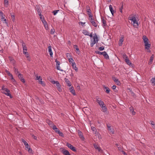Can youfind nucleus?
Returning <instances> with one entry per match:
<instances>
[{"label": "nucleus", "instance_id": "1", "mask_svg": "<svg viewBox=\"0 0 155 155\" xmlns=\"http://www.w3.org/2000/svg\"><path fill=\"white\" fill-rule=\"evenodd\" d=\"M143 39L144 43L145 48L147 50V51L150 52L151 51L150 49L151 45L149 43V41L148 38L146 36L143 35Z\"/></svg>", "mask_w": 155, "mask_h": 155}, {"label": "nucleus", "instance_id": "2", "mask_svg": "<svg viewBox=\"0 0 155 155\" xmlns=\"http://www.w3.org/2000/svg\"><path fill=\"white\" fill-rule=\"evenodd\" d=\"M129 20L132 21L133 22V25L134 27L135 28H137L138 26V23L137 21L136 17L135 15H130L129 18Z\"/></svg>", "mask_w": 155, "mask_h": 155}, {"label": "nucleus", "instance_id": "3", "mask_svg": "<svg viewBox=\"0 0 155 155\" xmlns=\"http://www.w3.org/2000/svg\"><path fill=\"white\" fill-rule=\"evenodd\" d=\"M2 93L5 94L6 95L10 97V98H12L10 93V91L8 88H5L4 86H2Z\"/></svg>", "mask_w": 155, "mask_h": 155}, {"label": "nucleus", "instance_id": "4", "mask_svg": "<svg viewBox=\"0 0 155 155\" xmlns=\"http://www.w3.org/2000/svg\"><path fill=\"white\" fill-rule=\"evenodd\" d=\"M98 41V38L96 34L94 35L93 37V40H91L90 45L91 47H93L96 42Z\"/></svg>", "mask_w": 155, "mask_h": 155}, {"label": "nucleus", "instance_id": "5", "mask_svg": "<svg viewBox=\"0 0 155 155\" xmlns=\"http://www.w3.org/2000/svg\"><path fill=\"white\" fill-rule=\"evenodd\" d=\"M107 126L109 134H114V129L113 127H111L110 125L109 124H107Z\"/></svg>", "mask_w": 155, "mask_h": 155}, {"label": "nucleus", "instance_id": "6", "mask_svg": "<svg viewBox=\"0 0 155 155\" xmlns=\"http://www.w3.org/2000/svg\"><path fill=\"white\" fill-rule=\"evenodd\" d=\"M95 99L96 100V101L100 106L104 105V102L102 101L101 99L99 98L98 96L96 97Z\"/></svg>", "mask_w": 155, "mask_h": 155}, {"label": "nucleus", "instance_id": "7", "mask_svg": "<svg viewBox=\"0 0 155 155\" xmlns=\"http://www.w3.org/2000/svg\"><path fill=\"white\" fill-rule=\"evenodd\" d=\"M55 62H56V67L57 69L60 71H63V70L61 69V67L60 66V62L59 61H58L57 59L55 60Z\"/></svg>", "mask_w": 155, "mask_h": 155}, {"label": "nucleus", "instance_id": "8", "mask_svg": "<svg viewBox=\"0 0 155 155\" xmlns=\"http://www.w3.org/2000/svg\"><path fill=\"white\" fill-rule=\"evenodd\" d=\"M86 9L87 10V12L88 15H89V17H93V15L91 14V10L90 9L89 6H87L86 7Z\"/></svg>", "mask_w": 155, "mask_h": 155}, {"label": "nucleus", "instance_id": "9", "mask_svg": "<svg viewBox=\"0 0 155 155\" xmlns=\"http://www.w3.org/2000/svg\"><path fill=\"white\" fill-rule=\"evenodd\" d=\"M66 145L68 148L72 150L74 152L76 151V149L75 148L73 147L72 145L70 144L69 143H67L66 144Z\"/></svg>", "mask_w": 155, "mask_h": 155}, {"label": "nucleus", "instance_id": "10", "mask_svg": "<svg viewBox=\"0 0 155 155\" xmlns=\"http://www.w3.org/2000/svg\"><path fill=\"white\" fill-rule=\"evenodd\" d=\"M124 37L123 35H122L120 37V39L119 40L118 42V45L119 46H121L123 44V42L124 40Z\"/></svg>", "mask_w": 155, "mask_h": 155}, {"label": "nucleus", "instance_id": "11", "mask_svg": "<svg viewBox=\"0 0 155 155\" xmlns=\"http://www.w3.org/2000/svg\"><path fill=\"white\" fill-rule=\"evenodd\" d=\"M78 133L80 137V138L82 140H84V137L82 133L80 130H78Z\"/></svg>", "mask_w": 155, "mask_h": 155}, {"label": "nucleus", "instance_id": "12", "mask_svg": "<svg viewBox=\"0 0 155 155\" xmlns=\"http://www.w3.org/2000/svg\"><path fill=\"white\" fill-rule=\"evenodd\" d=\"M113 80L115 82L116 84L118 85H120L121 84L120 82L119 81L118 79L115 77H113Z\"/></svg>", "mask_w": 155, "mask_h": 155}, {"label": "nucleus", "instance_id": "13", "mask_svg": "<svg viewBox=\"0 0 155 155\" xmlns=\"http://www.w3.org/2000/svg\"><path fill=\"white\" fill-rule=\"evenodd\" d=\"M70 91L74 95H75L76 93L75 90L74 89V87L73 86L69 88Z\"/></svg>", "mask_w": 155, "mask_h": 155}, {"label": "nucleus", "instance_id": "14", "mask_svg": "<svg viewBox=\"0 0 155 155\" xmlns=\"http://www.w3.org/2000/svg\"><path fill=\"white\" fill-rule=\"evenodd\" d=\"M26 150H28V151L30 153H31L32 152V150L30 148V147L29 145L28 144H27V145L25 146Z\"/></svg>", "mask_w": 155, "mask_h": 155}, {"label": "nucleus", "instance_id": "15", "mask_svg": "<svg viewBox=\"0 0 155 155\" xmlns=\"http://www.w3.org/2000/svg\"><path fill=\"white\" fill-rule=\"evenodd\" d=\"M61 152L64 155H71L69 151L67 150L63 149L61 151Z\"/></svg>", "mask_w": 155, "mask_h": 155}, {"label": "nucleus", "instance_id": "16", "mask_svg": "<svg viewBox=\"0 0 155 155\" xmlns=\"http://www.w3.org/2000/svg\"><path fill=\"white\" fill-rule=\"evenodd\" d=\"M125 61L128 65L130 66L132 65V64L130 62L129 59L127 58V56H126V58L125 59Z\"/></svg>", "mask_w": 155, "mask_h": 155}, {"label": "nucleus", "instance_id": "17", "mask_svg": "<svg viewBox=\"0 0 155 155\" xmlns=\"http://www.w3.org/2000/svg\"><path fill=\"white\" fill-rule=\"evenodd\" d=\"M64 81L66 83L68 86L69 87H70L71 85V82L69 81L68 79L67 78H65Z\"/></svg>", "mask_w": 155, "mask_h": 155}, {"label": "nucleus", "instance_id": "18", "mask_svg": "<svg viewBox=\"0 0 155 155\" xmlns=\"http://www.w3.org/2000/svg\"><path fill=\"white\" fill-rule=\"evenodd\" d=\"M102 55H103V56H104V58L106 59H109V56L106 51H103Z\"/></svg>", "mask_w": 155, "mask_h": 155}, {"label": "nucleus", "instance_id": "19", "mask_svg": "<svg viewBox=\"0 0 155 155\" xmlns=\"http://www.w3.org/2000/svg\"><path fill=\"white\" fill-rule=\"evenodd\" d=\"M48 52L50 54V55L51 57L53 55V52L52 51L51 47L50 46L48 47Z\"/></svg>", "mask_w": 155, "mask_h": 155}, {"label": "nucleus", "instance_id": "20", "mask_svg": "<svg viewBox=\"0 0 155 155\" xmlns=\"http://www.w3.org/2000/svg\"><path fill=\"white\" fill-rule=\"evenodd\" d=\"M36 10L39 15L41 16V11L40 8L39 7H38L36 8Z\"/></svg>", "mask_w": 155, "mask_h": 155}, {"label": "nucleus", "instance_id": "21", "mask_svg": "<svg viewBox=\"0 0 155 155\" xmlns=\"http://www.w3.org/2000/svg\"><path fill=\"white\" fill-rule=\"evenodd\" d=\"M129 109L130 112H132L133 115H134L136 114V112L134 110V107L132 106H131L129 107Z\"/></svg>", "mask_w": 155, "mask_h": 155}, {"label": "nucleus", "instance_id": "22", "mask_svg": "<svg viewBox=\"0 0 155 155\" xmlns=\"http://www.w3.org/2000/svg\"><path fill=\"white\" fill-rule=\"evenodd\" d=\"M23 53L25 55V56L26 58H27L29 60H30L29 58V55L27 52V51H25V50H23Z\"/></svg>", "mask_w": 155, "mask_h": 155}, {"label": "nucleus", "instance_id": "23", "mask_svg": "<svg viewBox=\"0 0 155 155\" xmlns=\"http://www.w3.org/2000/svg\"><path fill=\"white\" fill-rule=\"evenodd\" d=\"M72 65L73 68L77 72L78 71V68L77 67L76 64L75 62H73V64H72Z\"/></svg>", "mask_w": 155, "mask_h": 155}, {"label": "nucleus", "instance_id": "24", "mask_svg": "<svg viewBox=\"0 0 155 155\" xmlns=\"http://www.w3.org/2000/svg\"><path fill=\"white\" fill-rule=\"evenodd\" d=\"M22 47L23 48V50H25V51H27V47L26 46L24 42L22 41Z\"/></svg>", "mask_w": 155, "mask_h": 155}, {"label": "nucleus", "instance_id": "25", "mask_svg": "<svg viewBox=\"0 0 155 155\" xmlns=\"http://www.w3.org/2000/svg\"><path fill=\"white\" fill-rule=\"evenodd\" d=\"M52 82L53 84H55L57 87L60 86L61 85L59 83L58 81H52Z\"/></svg>", "mask_w": 155, "mask_h": 155}, {"label": "nucleus", "instance_id": "26", "mask_svg": "<svg viewBox=\"0 0 155 155\" xmlns=\"http://www.w3.org/2000/svg\"><path fill=\"white\" fill-rule=\"evenodd\" d=\"M94 148L95 149H97L98 151L101 152L102 151L101 148L99 146L96 145H94Z\"/></svg>", "mask_w": 155, "mask_h": 155}, {"label": "nucleus", "instance_id": "27", "mask_svg": "<svg viewBox=\"0 0 155 155\" xmlns=\"http://www.w3.org/2000/svg\"><path fill=\"white\" fill-rule=\"evenodd\" d=\"M101 21L103 23V26H105L106 25V21L104 19V17H102L101 18Z\"/></svg>", "mask_w": 155, "mask_h": 155}, {"label": "nucleus", "instance_id": "28", "mask_svg": "<svg viewBox=\"0 0 155 155\" xmlns=\"http://www.w3.org/2000/svg\"><path fill=\"white\" fill-rule=\"evenodd\" d=\"M109 9L111 14L113 15L114 13V11L113 10V7L111 5H109Z\"/></svg>", "mask_w": 155, "mask_h": 155}, {"label": "nucleus", "instance_id": "29", "mask_svg": "<svg viewBox=\"0 0 155 155\" xmlns=\"http://www.w3.org/2000/svg\"><path fill=\"white\" fill-rule=\"evenodd\" d=\"M102 109V110L104 112H105L107 111V108L105 106V104L101 106H100Z\"/></svg>", "mask_w": 155, "mask_h": 155}, {"label": "nucleus", "instance_id": "30", "mask_svg": "<svg viewBox=\"0 0 155 155\" xmlns=\"http://www.w3.org/2000/svg\"><path fill=\"white\" fill-rule=\"evenodd\" d=\"M42 23H43V24L44 25V26L45 27L46 29L48 30V25L47 22L45 21H43V22H42Z\"/></svg>", "mask_w": 155, "mask_h": 155}, {"label": "nucleus", "instance_id": "31", "mask_svg": "<svg viewBox=\"0 0 155 155\" xmlns=\"http://www.w3.org/2000/svg\"><path fill=\"white\" fill-rule=\"evenodd\" d=\"M104 88L106 90L105 92L107 94H109L110 92L109 88L107 87L104 86Z\"/></svg>", "mask_w": 155, "mask_h": 155}, {"label": "nucleus", "instance_id": "32", "mask_svg": "<svg viewBox=\"0 0 155 155\" xmlns=\"http://www.w3.org/2000/svg\"><path fill=\"white\" fill-rule=\"evenodd\" d=\"M154 57V55L153 54H152V56L150 57V60H149V64H151V63L152 62V61Z\"/></svg>", "mask_w": 155, "mask_h": 155}, {"label": "nucleus", "instance_id": "33", "mask_svg": "<svg viewBox=\"0 0 155 155\" xmlns=\"http://www.w3.org/2000/svg\"><path fill=\"white\" fill-rule=\"evenodd\" d=\"M121 4L122 5L121 6L119 10L120 12L121 13H122V12H123L122 9L123 8V7H124V5H123V2H121Z\"/></svg>", "mask_w": 155, "mask_h": 155}, {"label": "nucleus", "instance_id": "34", "mask_svg": "<svg viewBox=\"0 0 155 155\" xmlns=\"http://www.w3.org/2000/svg\"><path fill=\"white\" fill-rule=\"evenodd\" d=\"M91 129L93 131V132L95 134H96L97 132V131L96 130V128L94 127H91Z\"/></svg>", "mask_w": 155, "mask_h": 155}, {"label": "nucleus", "instance_id": "35", "mask_svg": "<svg viewBox=\"0 0 155 155\" xmlns=\"http://www.w3.org/2000/svg\"><path fill=\"white\" fill-rule=\"evenodd\" d=\"M89 32L86 30H83L82 33L85 35H89Z\"/></svg>", "mask_w": 155, "mask_h": 155}, {"label": "nucleus", "instance_id": "36", "mask_svg": "<svg viewBox=\"0 0 155 155\" xmlns=\"http://www.w3.org/2000/svg\"><path fill=\"white\" fill-rule=\"evenodd\" d=\"M68 59L70 63H71L72 64H73V62H74V61L73 60V59L72 57H70V58H68Z\"/></svg>", "mask_w": 155, "mask_h": 155}, {"label": "nucleus", "instance_id": "37", "mask_svg": "<svg viewBox=\"0 0 155 155\" xmlns=\"http://www.w3.org/2000/svg\"><path fill=\"white\" fill-rule=\"evenodd\" d=\"M42 79H40V81H38V83L39 84H41L42 86H44L45 85V83L42 81Z\"/></svg>", "mask_w": 155, "mask_h": 155}, {"label": "nucleus", "instance_id": "38", "mask_svg": "<svg viewBox=\"0 0 155 155\" xmlns=\"http://www.w3.org/2000/svg\"><path fill=\"white\" fill-rule=\"evenodd\" d=\"M11 17H12V21H14L15 20V15L13 13H12L11 14Z\"/></svg>", "mask_w": 155, "mask_h": 155}, {"label": "nucleus", "instance_id": "39", "mask_svg": "<svg viewBox=\"0 0 155 155\" xmlns=\"http://www.w3.org/2000/svg\"><path fill=\"white\" fill-rule=\"evenodd\" d=\"M4 2L5 6L7 7L8 4V0H4Z\"/></svg>", "mask_w": 155, "mask_h": 155}, {"label": "nucleus", "instance_id": "40", "mask_svg": "<svg viewBox=\"0 0 155 155\" xmlns=\"http://www.w3.org/2000/svg\"><path fill=\"white\" fill-rule=\"evenodd\" d=\"M91 23L92 25L94 27H97V24L94 21H92Z\"/></svg>", "mask_w": 155, "mask_h": 155}, {"label": "nucleus", "instance_id": "41", "mask_svg": "<svg viewBox=\"0 0 155 155\" xmlns=\"http://www.w3.org/2000/svg\"><path fill=\"white\" fill-rule=\"evenodd\" d=\"M21 140L22 142L24 143V145L25 146L26 145H27V144H28L27 142L25 140L23 139H22V138L21 139Z\"/></svg>", "mask_w": 155, "mask_h": 155}, {"label": "nucleus", "instance_id": "42", "mask_svg": "<svg viewBox=\"0 0 155 155\" xmlns=\"http://www.w3.org/2000/svg\"><path fill=\"white\" fill-rule=\"evenodd\" d=\"M18 77L20 80L22 79L23 78V77L22 76V75L21 74H18Z\"/></svg>", "mask_w": 155, "mask_h": 155}, {"label": "nucleus", "instance_id": "43", "mask_svg": "<svg viewBox=\"0 0 155 155\" xmlns=\"http://www.w3.org/2000/svg\"><path fill=\"white\" fill-rule=\"evenodd\" d=\"M74 48H75L76 50L78 51L79 52V49L78 48V46L77 45H75L74 46Z\"/></svg>", "mask_w": 155, "mask_h": 155}, {"label": "nucleus", "instance_id": "44", "mask_svg": "<svg viewBox=\"0 0 155 155\" xmlns=\"http://www.w3.org/2000/svg\"><path fill=\"white\" fill-rule=\"evenodd\" d=\"M95 53L96 54H98L99 55H102L103 52H101L99 51H95Z\"/></svg>", "mask_w": 155, "mask_h": 155}, {"label": "nucleus", "instance_id": "45", "mask_svg": "<svg viewBox=\"0 0 155 155\" xmlns=\"http://www.w3.org/2000/svg\"><path fill=\"white\" fill-rule=\"evenodd\" d=\"M14 69L15 74H17L19 72L18 69L14 67Z\"/></svg>", "mask_w": 155, "mask_h": 155}, {"label": "nucleus", "instance_id": "46", "mask_svg": "<svg viewBox=\"0 0 155 155\" xmlns=\"http://www.w3.org/2000/svg\"><path fill=\"white\" fill-rule=\"evenodd\" d=\"M39 16L40 17V18L41 19V20L42 21V22H43V21H45L43 18V15H41V16Z\"/></svg>", "mask_w": 155, "mask_h": 155}, {"label": "nucleus", "instance_id": "47", "mask_svg": "<svg viewBox=\"0 0 155 155\" xmlns=\"http://www.w3.org/2000/svg\"><path fill=\"white\" fill-rule=\"evenodd\" d=\"M59 11V10H55L53 11L52 12L53 13L54 15H55L58 13Z\"/></svg>", "mask_w": 155, "mask_h": 155}, {"label": "nucleus", "instance_id": "48", "mask_svg": "<svg viewBox=\"0 0 155 155\" xmlns=\"http://www.w3.org/2000/svg\"><path fill=\"white\" fill-rule=\"evenodd\" d=\"M57 89L59 92H61L62 91V90L61 87V85L57 87Z\"/></svg>", "mask_w": 155, "mask_h": 155}, {"label": "nucleus", "instance_id": "49", "mask_svg": "<svg viewBox=\"0 0 155 155\" xmlns=\"http://www.w3.org/2000/svg\"><path fill=\"white\" fill-rule=\"evenodd\" d=\"M55 32V30L54 29L52 28L51 30V34L53 35L54 33Z\"/></svg>", "mask_w": 155, "mask_h": 155}, {"label": "nucleus", "instance_id": "50", "mask_svg": "<svg viewBox=\"0 0 155 155\" xmlns=\"http://www.w3.org/2000/svg\"><path fill=\"white\" fill-rule=\"evenodd\" d=\"M151 82L154 84V85L155 84V78H152L151 80Z\"/></svg>", "mask_w": 155, "mask_h": 155}, {"label": "nucleus", "instance_id": "51", "mask_svg": "<svg viewBox=\"0 0 155 155\" xmlns=\"http://www.w3.org/2000/svg\"><path fill=\"white\" fill-rule=\"evenodd\" d=\"M104 46H102L99 48L98 50L100 51H102L104 49Z\"/></svg>", "mask_w": 155, "mask_h": 155}, {"label": "nucleus", "instance_id": "52", "mask_svg": "<svg viewBox=\"0 0 155 155\" xmlns=\"http://www.w3.org/2000/svg\"><path fill=\"white\" fill-rule=\"evenodd\" d=\"M58 133L59 134L60 136L61 137H63L64 136L63 134L60 131H59Z\"/></svg>", "mask_w": 155, "mask_h": 155}, {"label": "nucleus", "instance_id": "53", "mask_svg": "<svg viewBox=\"0 0 155 155\" xmlns=\"http://www.w3.org/2000/svg\"><path fill=\"white\" fill-rule=\"evenodd\" d=\"M89 20H90V22L91 23L92 21H94V20L92 18V17H89Z\"/></svg>", "mask_w": 155, "mask_h": 155}, {"label": "nucleus", "instance_id": "54", "mask_svg": "<svg viewBox=\"0 0 155 155\" xmlns=\"http://www.w3.org/2000/svg\"><path fill=\"white\" fill-rule=\"evenodd\" d=\"M66 56H67V57L68 58H70V57H72V56H71V55L69 53H67Z\"/></svg>", "mask_w": 155, "mask_h": 155}, {"label": "nucleus", "instance_id": "55", "mask_svg": "<svg viewBox=\"0 0 155 155\" xmlns=\"http://www.w3.org/2000/svg\"><path fill=\"white\" fill-rule=\"evenodd\" d=\"M39 79H42L41 77V76H37L36 77V80H39Z\"/></svg>", "mask_w": 155, "mask_h": 155}, {"label": "nucleus", "instance_id": "56", "mask_svg": "<svg viewBox=\"0 0 155 155\" xmlns=\"http://www.w3.org/2000/svg\"><path fill=\"white\" fill-rule=\"evenodd\" d=\"M11 78V80H12V82H15V80L14 79L13 76H12Z\"/></svg>", "mask_w": 155, "mask_h": 155}, {"label": "nucleus", "instance_id": "57", "mask_svg": "<svg viewBox=\"0 0 155 155\" xmlns=\"http://www.w3.org/2000/svg\"><path fill=\"white\" fill-rule=\"evenodd\" d=\"M11 78V80H12V82H15V80L14 79L13 76H12Z\"/></svg>", "mask_w": 155, "mask_h": 155}, {"label": "nucleus", "instance_id": "58", "mask_svg": "<svg viewBox=\"0 0 155 155\" xmlns=\"http://www.w3.org/2000/svg\"><path fill=\"white\" fill-rule=\"evenodd\" d=\"M11 78V80H12V82H15V80L14 79L13 76H12Z\"/></svg>", "mask_w": 155, "mask_h": 155}, {"label": "nucleus", "instance_id": "59", "mask_svg": "<svg viewBox=\"0 0 155 155\" xmlns=\"http://www.w3.org/2000/svg\"><path fill=\"white\" fill-rule=\"evenodd\" d=\"M1 18L2 19V21H6V19L3 16H2L1 17Z\"/></svg>", "mask_w": 155, "mask_h": 155}, {"label": "nucleus", "instance_id": "60", "mask_svg": "<svg viewBox=\"0 0 155 155\" xmlns=\"http://www.w3.org/2000/svg\"><path fill=\"white\" fill-rule=\"evenodd\" d=\"M96 134V135H97L98 136V137L99 138H101V135H100V134L98 133V132H97V134Z\"/></svg>", "mask_w": 155, "mask_h": 155}, {"label": "nucleus", "instance_id": "61", "mask_svg": "<svg viewBox=\"0 0 155 155\" xmlns=\"http://www.w3.org/2000/svg\"><path fill=\"white\" fill-rule=\"evenodd\" d=\"M54 131L56 133H58V132L60 131L59 129L57 128Z\"/></svg>", "mask_w": 155, "mask_h": 155}, {"label": "nucleus", "instance_id": "62", "mask_svg": "<svg viewBox=\"0 0 155 155\" xmlns=\"http://www.w3.org/2000/svg\"><path fill=\"white\" fill-rule=\"evenodd\" d=\"M116 145L118 149L119 150H120V149L121 148H120V146H119V144H116Z\"/></svg>", "mask_w": 155, "mask_h": 155}, {"label": "nucleus", "instance_id": "63", "mask_svg": "<svg viewBox=\"0 0 155 155\" xmlns=\"http://www.w3.org/2000/svg\"><path fill=\"white\" fill-rule=\"evenodd\" d=\"M150 124L152 125V126H153L154 125H155L154 122L153 121H150Z\"/></svg>", "mask_w": 155, "mask_h": 155}, {"label": "nucleus", "instance_id": "64", "mask_svg": "<svg viewBox=\"0 0 155 155\" xmlns=\"http://www.w3.org/2000/svg\"><path fill=\"white\" fill-rule=\"evenodd\" d=\"M57 128V127H56V126L55 125H53V126L52 128H53V129L54 130H55V129H56V128Z\"/></svg>", "mask_w": 155, "mask_h": 155}]
</instances>
